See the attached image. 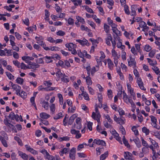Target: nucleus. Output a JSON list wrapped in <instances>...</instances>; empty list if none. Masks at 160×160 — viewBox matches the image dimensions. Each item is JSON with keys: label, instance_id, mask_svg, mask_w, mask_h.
<instances>
[{"label": "nucleus", "instance_id": "2f4dec72", "mask_svg": "<svg viewBox=\"0 0 160 160\" xmlns=\"http://www.w3.org/2000/svg\"><path fill=\"white\" fill-rule=\"evenodd\" d=\"M70 139V138L68 137H63L59 138H58V140L60 141H69Z\"/></svg>", "mask_w": 160, "mask_h": 160}, {"label": "nucleus", "instance_id": "39448f33", "mask_svg": "<svg viewBox=\"0 0 160 160\" xmlns=\"http://www.w3.org/2000/svg\"><path fill=\"white\" fill-rule=\"evenodd\" d=\"M130 60H128V65L130 67L133 66V68L136 67V63L134 59L132 58L131 56L130 57Z\"/></svg>", "mask_w": 160, "mask_h": 160}, {"label": "nucleus", "instance_id": "6e6d98bb", "mask_svg": "<svg viewBox=\"0 0 160 160\" xmlns=\"http://www.w3.org/2000/svg\"><path fill=\"white\" fill-rule=\"evenodd\" d=\"M145 50L147 52H149L151 49V47L148 45H146L145 46Z\"/></svg>", "mask_w": 160, "mask_h": 160}, {"label": "nucleus", "instance_id": "774afa93", "mask_svg": "<svg viewBox=\"0 0 160 160\" xmlns=\"http://www.w3.org/2000/svg\"><path fill=\"white\" fill-rule=\"evenodd\" d=\"M88 88L89 90V93L91 94H93L94 93V90L91 87L88 86Z\"/></svg>", "mask_w": 160, "mask_h": 160}, {"label": "nucleus", "instance_id": "f704fd0d", "mask_svg": "<svg viewBox=\"0 0 160 160\" xmlns=\"http://www.w3.org/2000/svg\"><path fill=\"white\" fill-rule=\"evenodd\" d=\"M81 0H74L72 2L76 6H78V5H80L82 3Z\"/></svg>", "mask_w": 160, "mask_h": 160}, {"label": "nucleus", "instance_id": "4d7b16f0", "mask_svg": "<svg viewBox=\"0 0 160 160\" xmlns=\"http://www.w3.org/2000/svg\"><path fill=\"white\" fill-rule=\"evenodd\" d=\"M84 7H85V9L89 12L91 13H93L94 12L92 10V9L89 8L88 6H85Z\"/></svg>", "mask_w": 160, "mask_h": 160}, {"label": "nucleus", "instance_id": "de8ad7c7", "mask_svg": "<svg viewBox=\"0 0 160 160\" xmlns=\"http://www.w3.org/2000/svg\"><path fill=\"white\" fill-rule=\"evenodd\" d=\"M2 135H0L1 137L7 140H8V136L7 134L4 131H2L1 132Z\"/></svg>", "mask_w": 160, "mask_h": 160}, {"label": "nucleus", "instance_id": "052dcab7", "mask_svg": "<svg viewBox=\"0 0 160 160\" xmlns=\"http://www.w3.org/2000/svg\"><path fill=\"white\" fill-rule=\"evenodd\" d=\"M97 71L96 69V67H93L91 70V74L92 76H93L95 72H96Z\"/></svg>", "mask_w": 160, "mask_h": 160}, {"label": "nucleus", "instance_id": "a878e982", "mask_svg": "<svg viewBox=\"0 0 160 160\" xmlns=\"http://www.w3.org/2000/svg\"><path fill=\"white\" fill-rule=\"evenodd\" d=\"M39 66L38 64H31L30 66H27V69H34L38 68Z\"/></svg>", "mask_w": 160, "mask_h": 160}, {"label": "nucleus", "instance_id": "6ab92c4d", "mask_svg": "<svg viewBox=\"0 0 160 160\" xmlns=\"http://www.w3.org/2000/svg\"><path fill=\"white\" fill-rule=\"evenodd\" d=\"M108 151H106L105 152L102 154L100 157V160H104L108 156Z\"/></svg>", "mask_w": 160, "mask_h": 160}, {"label": "nucleus", "instance_id": "603ef678", "mask_svg": "<svg viewBox=\"0 0 160 160\" xmlns=\"http://www.w3.org/2000/svg\"><path fill=\"white\" fill-rule=\"evenodd\" d=\"M122 58L124 60H125L126 59V53L123 50H122Z\"/></svg>", "mask_w": 160, "mask_h": 160}, {"label": "nucleus", "instance_id": "7ed1b4c3", "mask_svg": "<svg viewBox=\"0 0 160 160\" xmlns=\"http://www.w3.org/2000/svg\"><path fill=\"white\" fill-rule=\"evenodd\" d=\"M137 82L141 89L144 91L146 90L144 87L143 83L140 78H137Z\"/></svg>", "mask_w": 160, "mask_h": 160}, {"label": "nucleus", "instance_id": "1a4fd4ad", "mask_svg": "<svg viewBox=\"0 0 160 160\" xmlns=\"http://www.w3.org/2000/svg\"><path fill=\"white\" fill-rule=\"evenodd\" d=\"M70 132L72 134L76 135L75 138H79L81 137V134L80 133V131L78 130L72 129L71 130Z\"/></svg>", "mask_w": 160, "mask_h": 160}, {"label": "nucleus", "instance_id": "0e129e2a", "mask_svg": "<svg viewBox=\"0 0 160 160\" xmlns=\"http://www.w3.org/2000/svg\"><path fill=\"white\" fill-rule=\"evenodd\" d=\"M68 23L70 25L73 24L74 22L73 19L71 18H69L68 19Z\"/></svg>", "mask_w": 160, "mask_h": 160}, {"label": "nucleus", "instance_id": "9b49d317", "mask_svg": "<svg viewBox=\"0 0 160 160\" xmlns=\"http://www.w3.org/2000/svg\"><path fill=\"white\" fill-rule=\"evenodd\" d=\"M76 41L80 43L82 45H88V44H89V43H88V40L85 39H83L82 40L77 39L76 40Z\"/></svg>", "mask_w": 160, "mask_h": 160}, {"label": "nucleus", "instance_id": "864d4df0", "mask_svg": "<svg viewBox=\"0 0 160 160\" xmlns=\"http://www.w3.org/2000/svg\"><path fill=\"white\" fill-rule=\"evenodd\" d=\"M155 53V50H152L149 53V57L152 58L154 56Z\"/></svg>", "mask_w": 160, "mask_h": 160}, {"label": "nucleus", "instance_id": "c03bdc74", "mask_svg": "<svg viewBox=\"0 0 160 160\" xmlns=\"http://www.w3.org/2000/svg\"><path fill=\"white\" fill-rule=\"evenodd\" d=\"M124 10L125 12L127 14L129 15L130 14L128 7L126 4H125L124 6Z\"/></svg>", "mask_w": 160, "mask_h": 160}, {"label": "nucleus", "instance_id": "bf43d9fd", "mask_svg": "<svg viewBox=\"0 0 160 160\" xmlns=\"http://www.w3.org/2000/svg\"><path fill=\"white\" fill-rule=\"evenodd\" d=\"M133 73L135 76L137 77V78H140L139 72L136 69L134 70Z\"/></svg>", "mask_w": 160, "mask_h": 160}, {"label": "nucleus", "instance_id": "ddd939ff", "mask_svg": "<svg viewBox=\"0 0 160 160\" xmlns=\"http://www.w3.org/2000/svg\"><path fill=\"white\" fill-rule=\"evenodd\" d=\"M14 90L16 91V94L18 95H19V93L20 92V90L21 88L19 86L16 84L14 87L12 88Z\"/></svg>", "mask_w": 160, "mask_h": 160}, {"label": "nucleus", "instance_id": "a18cd8bd", "mask_svg": "<svg viewBox=\"0 0 160 160\" xmlns=\"http://www.w3.org/2000/svg\"><path fill=\"white\" fill-rule=\"evenodd\" d=\"M132 130L134 132L135 135L137 136L138 135V131L136 129L135 126H133L132 127Z\"/></svg>", "mask_w": 160, "mask_h": 160}, {"label": "nucleus", "instance_id": "0eeeda50", "mask_svg": "<svg viewBox=\"0 0 160 160\" xmlns=\"http://www.w3.org/2000/svg\"><path fill=\"white\" fill-rule=\"evenodd\" d=\"M93 143H95L98 145L106 146V144L105 142L102 140L98 139H96L94 140Z\"/></svg>", "mask_w": 160, "mask_h": 160}, {"label": "nucleus", "instance_id": "7c9ffc66", "mask_svg": "<svg viewBox=\"0 0 160 160\" xmlns=\"http://www.w3.org/2000/svg\"><path fill=\"white\" fill-rule=\"evenodd\" d=\"M110 27L106 24L104 23V29L105 32L108 33L109 32Z\"/></svg>", "mask_w": 160, "mask_h": 160}, {"label": "nucleus", "instance_id": "f257e3e1", "mask_svg": "<svg viewBox=\"0 0 160 160\" xmlns=\"http://www.w3.org/2000/svg\"><path fill=\"white\" fill-rule=\"evenodd\" d=\"M66 48H68V50L71 52V53L74 55L77 53V52L75 49L76 47L75 44H74L72 43H70L69 44L67 43L65 44Z\"/></svg>", "mask_w": 160, "mask_h": 160}, {"label": "nucleus", "instance_id": "79ce46f5", "mask_svg": "<svg viewBox=\"0 0 160 160\" xmlns=\"http://www.w3.org/2000/svg\"><path fill=\"white\" fill-rule=\"evenodd\" d=\"M9 120H8L7 118H6L4 120V123L7 126H8L9 127H10V125L12 126H13L9 122Z\"/></svg>", "mask_w": 160, "mask_h": 160}, {"label": "nucleus", "instance_id": "58836bf2", "mask_svg": "<svg viewBox=\"0 0 160 160\" xmlns=\"http://www.w3.org/2000/svg\"><path fill=\"white\" fill-rule=\"evenodd\" d=\"M77 20L79 22H80L82 24H84L85 22L84 19L78 16H76Z\"/></svg>", "mask_w": 160, "mask_h": 160}, {"label": "nucleus", "instance_id": "412c9836", "mask_svg": "<svg viewBox=\"0 0 160 160\" xmlns=\"http://www.w3.org/2000/svg\"><path fill=\"white\" fill-rule=\"evenodd\" d=\"M133 141L136 144L138 148H140L141 146V142L138 138L133 139Z\"/></svg>", "mask_w": 160, "mask_h": 160}, {"label": "nucleus", "instance_id": "b1692460", "mask_svg": "<svg viewBox=\"0 0 160 160\" xmlns=\"http://www.w3.org/2000/svg\"><path fill=\"white\" fill-rule=\"evenodd\" d=\"M53 57H48V56H46L44 57L43 58L45 59L46 62L48 63L52 62V59H53Z\"/></svg>", "mask_w": 160, "mask_h": 160}, {"label": "nucleus", "instance_id": "a211bd4d", "mask_svg": "<svg viewBox=\"0 0 160 160\" xmlns=\"http://www.w3.org/2000/svg\"><path fill=\"white\" fill-rule=\"evenodd\" d=\"M112 54L113 57H114V59L115 58H119L120 57V55H118V54L116 51L114 49H113L112 51Z\"/></svg>", "mask_w": 160, "mask_h": 160}, {"label": "nucleus", "instance_id": "f03ea898", "mask_svg": "<svg viewBox=\"0 0 160 160\" xmlns=\"http://www.w3.org/2000/svg\"><path fill=\"white\" fill-rule=\"evenodd\" d=\"M81 119L80 118H78L76 120V123L73 126L74 128L80 129L82 127Z\"/></svg>", "mask_w": 160, "mask_h": 160}, {"label": "nucleus", "instance_id": "423d86ee", "mask_svg": "<svg viewBox=\"0 0 160 160\" xmlns=\"http://www.w3.org/2000/svg\"><path fill=\"white\" fill-rule=\"evenodd\" d=\"M9 118L12 120H14L15 119L17 121H19V116L17 115H15L13 112H11L8 116Z\"/></svg>", "mask_w": 160, "mask_h": 160}, {"label": "nucleus", "instance_id": "69168bd1", "mask_svg": "<svg viewBox=\"0 0 160 160\" xmlns=\"http://www.w3.org/2000/svg\"><path fill=\"white\" fill-rule=\"evenodd\" d=\"M60 48L58 47H51L50 48V50L51 51H59Z\"/></svg>", "mask_w": 160, "mask_h": 160}, {"label": "nucleus", "instance_id": "3c124183", "mask_svg": "<svg viewBox=\"0 0 160 160\" xmlns=\"http://www.w3.org/2000/svg\"><path fill=\"white\" fill-rule=\"evenodd\" d=\"M141 141L142 145L144 146L145 147H147L148 146V143L145 140H144L142 137L141 138Z\"/></svg>", "mask_w": 160, "mask_h": 160}, {"label": "nucleus", "instance_id": "bb28decb", "mask_svg": "<svg viewBox=\"0 0 160 160\" xmlns=\"http://www.w3.org/2000/svg\"><path fill=\"white\" fill-rule=\"evenodd\" d=\"M147 59L148 62L149 63V64L150 65L152 66V67L157 64V62L155 60H152V59L149 58H148Z\"/></svg>", "mask_w": 160, "mask_h": 160}, {"label": "nucleus", "instance_id": "4be33fe9", "mask_svg": "<svg viewBox=\"0 0 160 160\" xmlns=\"http://www.w3.org/2000/svg\"><path fill=\"white\" fill-rule=\"evenodd\" d=\"M122 117H120V118H118V120L116 122L120 124H123L124 123V119L122 118Z\"/></svg>", "mask_w": 160, "mask_h": 160}, {"label": "nucleus", "instance_id": "aec40b11", "mask_svg": "<svg viewBox=\"0 0 160 160\" xmlns=\"http://www.w3.org/2000/svg\"><path fill=\"white\" fill-rule=\"evenodd\" d=\"M149 139L150 140L152 144L153 145V146L154 147V148H159V146L158 145V143L156 142L154 140H153L151 138H149Z\"/></svg>", "mask_w": 160, "mask_h": 160}, {"label": "nucleus", "instance_id": "4468645a", "mask_svg": "<svg viewBox=\"0 0 160 160\" xmlns=\"http://www.w3.org/2000/svg\"><path fill=\"white\" fill-rule=\"evenodd\" d=\"M107 62L108 65V67L110 69L112 70L113 69L114 64L112 62L110 58H108Z\"/></svg>", "mask_w": 160, "mask_h": 160}, {"label": "nucleus", "instance_id": "cd10ccee", "mask_svg": "<svg viewBox=\"0 0 160 160\" xmlns=\"http://www.w3.org/2000/svg\"><path fill=\"white\" fill-rule=\"evenodd\" d=\"M42 107L46 110H48V102L43 101L42 102Z\"/></svg>", "mask_w": 160, "mask_h": 160}, {"label": "nucleus", "instance_id": "72a5a7b5", "mask_svg": "<svg viewBox=\"0 0 160 160\" xmlns=\"http://www.w3.org/2000/svg\"><path fill=\"white\" fill-rule=\"evenodd\" d=\"M14 139L17 141L19 145L22 146L23 143L21 139L18 137L15 136L14 137Z\"/></svg>", "mask_w": 160, "mask_h": 160}, {"label": "nucleus", "instance_id": "8fccbe9b", "mask_svg": "<svg viewBox=\"0 0 160 160\" xmlns=\"http://www.w3.org/2000/svg\"><path fill=\"white\" fill-rule=\"evenodd\" d=\"M100 53L101 54V56L99 58V59L102 62L105 58V55L104 53L102 51H100Z\"/></svg>", "mask_w": 160, "mask_h": 160}, {"label": "nucleus", "instance_id": "c9c22d12", "mask_svg": "<svg viewBox=\"0 0 160 160\" xmlns=\"http://www.w3.org/2000/svg\"><path fill=\"white\" fill-rule=\"evenodd\" d=\"M57 67L61 66L62 68H65V66L63 62L61 60H59L58 63L56 64Z\"/></svg>", "mask_w": 160, "mask_h": 160}, {"label": "nucleus", "instance_id": "473e14b6", "mask_svg": "<svg viewBox=\"0 0 160 160\" xmlns=\"http://www.w3.org/2000/svg\"><path fill=\"white\" fill-rule=\"evenodd\" d=\"M7 76L8 77L9 79L10 80L14 79V77L12 75L11 73L8 72H6Z\"/></svg>", "mask_w": 160, "mask_h": 160}, {"label": "nucleus", "instance_id": "c85d7f7f", "mask_svg": "<svg viewBox=\"0 0 160 160\" xmlns=\"http://www.w3.org/2000/svg\"><path fill=\"white\" fill-rule=\"evenodd\" d=\"M86 81L87 84L88 85H90L92 84V81L91 78L90 77H86Z\"/></svg>", "mask_w": 160, "mask_h": 160}, {"label": "nucleus", "instance_id": "6e6552de", "mask_svg": "<svg viewBox=\"0 0 160 160\" xmlns=\"http://www.w3.org/2000/svg\"><path fill=\"white\" fill-rule=\"evenodd\" d=\"M106 35L107 38L105 39L106 43L108 45L110 46L111 45L110 41L112 40L111 34L110 33H107Z\"/></svg>", "mask_w": 160, "mask_h": 160}, {"label": "nucleus", "instance_id": "e2e57ef3", "mask_svg": "<svg viewBox=\"0 0 160 160\" xmlns=\"http://www.w3.org/2000/svg\"><path fill=\"white\" fill-rule=\"evenodd\" d=\"M24 24L27 26L29 25V20L28 18H26L24 20H22Z\"/></svg>", "mask_w": 160, "mask_h": 160}, {"label": "nucleus", "instance_id": "09e8293b", "mask_svg": "<svg viewBox=\"0 0 160 160\" xmlns=\"http://www.w3.org/2000/svg\"><path fill=\"white\" fill-rule=\"evenodd\" d=\"M112 92L111 90L109 89L108 90L107 94L109 98L110 99H111L112 98Z\"/></svg>", "mask_w": 160, "mask_h": 160}, {"label": "nucleus", "instance_id": "2eb2a0df", "mask_svg": "<svg viewBox=\"0 0 160 160\" xmlns=\"http://www.w3.org/2000/svg\"><path fill=\"white\" fill-rule=\"evenodd\" d=\"M35 39L37 41V43L39 44L40 45L43 42L42 40L43 39V38L41 36H39V37L36 36L35 37Z\"/></svg>", "mask_w": 160, "mask_h": 160}, {"label": "nucleus", "instance_id": "393cba45", "mask_svg": "<svg viewBox=\"0 0 160 160\" xmlns=\"http://www.w3.org/2000/svg\"><path fill=\"white\" fill-rule=\"evenodd\" d=\"M82 95L83 96L85 99L86 100L89 101V98L88 94L85 92L82 91Z\"/></svg>", "mask_w": 160, "mask_h": 160}, {"label": "nucleus", "instance_id": "dca6fc26", "mask_svg": "<svg viewBox=\"0 0 160 160\" xmlns=\"http://www.w3.org/2000/svg\"><path fill=\"white\" fill-rule=\"evenodd\" d=\"M26 149L28 151L32 153L33 154H37L38 152L37 151L34 150L32 148H30L29 146H27L26 147Z\"/></svg>", "mask_w": 160, "mask_h": 160}, {"label": "nucleus", "instance_id": "5fc2aeb1", "mask_svg": "<svg viewBox=\"0 0 160 160\" xmlns=\"http://www.w3.org/2000/svg\"><path fill=\"white\" fill-rule=\"evenodd\" d=\"M41 46L43 48L44 50L46 51L50 50V48H49L48 47H46V45L43 42L42 43Z\"/></svg>", "mask_w": 160, "mask_h": 160}, {"label": "nucleus", "instance_id": "e433bc0d", "mask_svg": "<svg viewBox=\"0 0 160 160\" xmlns=\"http://www.w3.org/2000/svg\"><path fill=\"white\" fill-rule=\"evenodd\" d=\"M19 95L23 98H26L27 96V93L24 91H22L21 93L20 92Z\"/></svg>", "mask_w": 160, "mask_h": 160}, {"label": "nucleus", "instance_id": "680f3d73", "mask_svg": "<svg viewBox=\"0 0 160 160\" xmlns=\"http://www.w3.org/2000/svg\"><path fill=\"white\" fill-rule=\"evenodd\" d=\"M69 158L72 160H75V154L70 153H69Z\"/></svg>", "mask_w": 160, "mask_h": 160}, {"label": "nucleus", "instance_id": "37998d69", "mask_svg": "<svg viewBox=\"0 0 160 160\" xmlns=\"http://www.w3.org/2000/svg\"><path fill=\"white\" fill-rule=\"evenodd\" d=\"M103 125H104V126L106 128H112V126L111 125L109 124L106 121H104L103 122Z\"/></svg>", "mask_w": 160, "mask_h": 160}, {"label": "nucleus", "instance_id": "338daca9", "mask_svg": "<svg viewBox=\"0 0 160 160\" xmlns=\"http://www.w3.org/2000/svg\"><path fill=\"white\" fill-rule=\"evenodd\" d=\"M13 57L15 59H18L19 58V56L18 53L16 52H13Z\"/></svg>", "mask_w": 160, "mask_h": 160}, {"label": "nucleus", "instance_id": "f8f14e48", "mask_svg": "<svg viewBox=\"0 0 160 160\" xmlns=\"http://www.w3.org/2000/svg\"><path fill=\"white\" fill-rule=\"evenodd\" d=\"M18 154L22 159L24 160H28V156L25 153H23L21 151H18Z\"/></svg>", "mask_w": 160, "mask_h": 160}, {"label": "nucleus", "instance_id": "a19ab883", "mask_svg": "<svg viewBox=\"0 0 160 160\" xmlns=\"http://www.w3.org/2000/svg\"><path fill=\"white\" fill-rule=\"evenodd\" d=\"M142 130L143 132L145 133L146 135H148L149 133V130L145 127H143L142 128Z\"/></svg>", "mask_w": 160, "mask_h": 160}, {"label": "nucleus", "instance_id": "f3484780", "mask_svg": "<svg viewBox=\"0 0 160 160\" xmlns=\"http://www.w3.org/2000/svg\"><path fill=\"white\" fill-rule=\"evenodd\" d=\"M76 116L75 114H73L69 118V120L68 122V124L71 125L72 124L73 122L74 121Z\"/></svg>", "mask_w": 160, "mask_h": 160}, {"label": "nucleus", "instance_id": "c756f323", "mask_svg": "<svg viewBox=\"0 0 160 160\" xmlns=\"http://www.w3.org/2000/svg\"><path fill=\"white\" fill-rule=\"evenodd\" d=\"M96 114L95 113V112H92V118L95 120H96L97 121V122H98V123L99 124H101L100 121V118H97L96 119Z\"/></svg>", "mask_w": 160, "mask_h": 160}, {"label": "nucleus", "instance_id": "9d476101", "mask_svg": "<svg viewBox=\"0 0 160 160\" xmlns=\"http://www.w3.org/2000/svg\"><path fill=\"white\" fill-rule=\"evenodd\" d=\"M8 140L0 136V141L3 146L5 148H7L8 147V142L7 141Z\"/></svg>", "mask_w": 160, "mask_h": 160}, {"label": "nucleus", "instance_id": "4c0bfd02", "mask_svg": "<svg viewBox=\"0 0 160 160\" xmlns=\"http://www.w3.org/2000/svg\"><path fill=\"white\" fill-rule=\"evenodd\" d=\"M16 82L20 84H22L23 82V79L21 78H18L16 80Z\"/></svg>", "mask_w": 160, "mask_h": 160}, {"label": "nucleus", "instance_id": "13d9d810", "mask_svg": "<svg viewBox=\"0 0 160 160\" xmlns=\"http://www.w3.org/2000/svg\"><path fill=\"white\" fill-rule=\"evenodd\" d=\"M65 34V32L62 30H59L57 32V35L60 36H63Z\"/></svg>", "mask_w": 160, "mask_h": 160}, {"label": "nucleus", "instance_id": "49530a36", "mask_svg": "<svg viewBox=\"0 0 160 160\" xmlns=\"http://www.w3.org/2000/svg\"><path fill=\"white\" fill-rule=\"evenodd\" d=\"M152 68L157 74H159L160 71L159 69L157 67L154 66L152 67Z\"/></svg>", "mask_w": 160, "mask_h": 160}, {"label": "nucleus", "instance_id": "5701e85b", "mask_svg": "<svg viewBox=\"0 0 160 160\" xmlns=\"http://www.w3.org/2000/svg\"><path fill=\"white\" fill-rule=\"evenodd\" d=\"M40 117L43 119H47L50 116L48 114H47L45 112H42L40 114Z\"/></svg>", "mask_w": 160, "mask_h": 160}, {"label": "nucleus", "instance_id": "ea45409f", "mask_svg": "<svg viewBox=\"0 0 160 160\" xmlns=\"http://www.w3.org/2000/svg\"><path fill=\"white\" fill-rule=\"evenodd\" d=\"M153 135L160 140V132L155 131L153 132Z\"/></svg>", "mask_w": 160, "mask_h": 160}, {"label": "nucleus", "instance_id": "20e7f679", "mask_svg": "<svg viewBox=\"0 0 160 160\" xmlns=\"http://www.w3.org/2000/svg\"><path fill=\"white\" fill-rule=\"evenodd\" d=\"M112 135L114 136V138L121 144H122L121 138L119 137L118 134L117 133L116 131L114 130H112Z\"/></svg>", "mask_w": 160, "mask_h": 160}]
</instances>
